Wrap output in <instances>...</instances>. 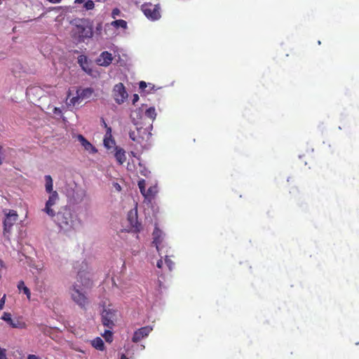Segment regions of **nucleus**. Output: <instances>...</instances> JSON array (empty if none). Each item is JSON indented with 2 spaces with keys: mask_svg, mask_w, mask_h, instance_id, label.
I'll list each match as a JSON object with an SVG mask.
<instances>
[{
  "mask_svg": "<svg viewBox=\"0 0 359 359\" xmlns=\"http://www.w3.org/2000/svg\"><path fill=\"white\" fill-rule=\"evenodd\" d=\"M54 222L65 231L70 230L73 227L74 219L72 210L67 206H64L57 212H55Z\"/></svg>",
  "mask_w": 359,
  "mask_h": 359,
  "instance_id": "2",
  "label": "nucleus"
},
{
  "mask_svg": "<svg viewBox=\"0 0 359 359\" xmlns=\"http://www.w3.org/2000/svg\"><path fill=\"white\" fill-rule=\"evenodd\" d=\"M1 318L13 328L24 329L26 327V323L25 322L19 320H13L10 313L4 312Z\"/></svg>",
  "mask_w": 359,
  "mask_h": 359,
  "instance_id": "12",
  "label": "nucleus"
},
{
  "mask_svg": "<svg viewBox=\"0 0 359 359\" xmlns=\"http://www.w3.org/2000/svg\"><path fill=\"white\" fill-rule=\"evenodd\" d=\"M163 262L162 261V259H159L158 262H157V267L159 268V269H161L163 267Z\"/></svg>",
  "mask_w": 359,
  "mask_h": 359,
  "instance_id": "40",
  "label": "nucleus"
},
{
  "mask_svg": "<svg viewBox=\"0 0 359 359\" xmlns=\"http://www.w3.org/2000/svg\"><path fill=\"white\" fill-rule=\"evenodd\" d=\"M140 114V110L138 109V110H135V111H133L131 115H130V116H131V118L133 119V121L134 122V123L135 125H137V123L135 122V116L137 118L139 117Z\"/></svg>",
  "mask_w": 359,
  "mask_h": 359,
  "instance_id": "28",
  "label": "nucleus"
},
{
  "mask_svg": "<svg viewBox=\"0 0 359 359\" xmlns=\"http://www.w3.org/2000/svg\"><path fill=\"white\" fill-rule=\"evenodd\" d=\"M45 180H52L51 177L50 175H46L45 177Z\"/></svg>",
  "mask_w": 359,
  "mask_h": 359,
  "instance_id": "45",
  "label": "nucleus"
},
{
  "mask_svg": "<svg viewBox=\"0 0 359 359\" xmlns=\"http://www.w3.org/2000/svg\"><path fill=\"white\" fill-rule=\"evenodd\" d=\"M145 115L152 120L155 119L156 116L155 109L154 107H149L146 110Z\"/></svg>",
  "mask_w": 359,
  "mask_h": 359,
  "instance_id": "24",
  "label": "nucleus"
},
{
  "mask_svg": "<svg viewBox=\"0 0 359 359\" xmlns=\"http://www.w3.org/2000/svg\"><path fill=\"white\" fill-rule=\"evenodd\" d=\"M53 112H54V114H58V115H60L62 114L61 109L60 108H57V107H55L53 109Z\"/></svg>",
  "mask_w": 359,
  "mask_h": 359,
  "instance_id": "37",
  "label": "nucleus"
},
{
  "mask_svg": "<svg viewBox=\"0 0 359 359\" xmlns=\"http://www.w3.org/2000/svg\"><path fill=\"white\" fill-rule=\"evenodd\" d=\"M151 136V133L148 132L147 128L142 127H136V131L132 130L129 133L130 138L137 143H142L143 140H148Z\"/></svg>",
  "mask_w": 359,
  "mask_h": 359,
  "instance_id": "10",
  "label": "nucleus"
},
{
  "mask_svg": "<svg viewBox=\"0 0 359 359\" xmlns=\"http://www.w3.org/2000/svg\"><path fill=\"white\" fill-rule=\"evenodd\" d=\"M153 243L155 244L157 251L161 254L163 248V242L164 239V233L157 226L155 227L153 232Z\"/></svg>",
  "mask_w": 359,
  "mask_h": 359,
  "instance_id": "14",
  "label": "nucleus"
},
{
  "mask_svg": "<svg viewBox=\"0 0 359 359\" xmlns=\"http://www.w3.org/2000/svg\"><path fill=\"white\" fill-rule=\"evenodd\" d=\"M139 100V96L137 94H134L133 97V104H135Z\"/></svg>",
  "mask_w": 359,
  "mask_h": 359,
  "instance_id": "34",
  "label": "nucleus"
},
{
  "mask_svg": "<svg viewBox=\"0 0 359 359\" xmlns=\"http://www.w3.org/2000/svg\"><path fill=\"white\" fill-rule=\"evenodd\" d=\"M77 139L81 143V144L83 147V148L88 151L89 153L93 154L97 151L95 147H93L90 142H89L83 135H77Z\"/></svg>",
  "mask_w": 359,
  "mask_h": 359,
  "instance_id": "17",
  "label": "nucleus"
},
{
  "mask_svg": "<svg viewBox=\"0 0 359 359\" xmlns=\"http://www.w3.org/2000/svg\"><path fill=\"white\" fill-rule=\"evenodd\" d=\"M142 11L146 17L151 20H156L161 18L160 7L151 4L142 6Z\"/></svg>",
  "mask_w": 359,
  "mask_h": 359,
  "instance_id": "11",
  "label": "nucleus"
},
{
  "mask_svg": "<svg viewBox=\"0 0 359 359\" xmlns=\"http://www.w3.org/2000/svg\"><path fill=\"white\" fill-rule=\"evenodd\" d=\"M83 7L87 10V11H89V10H92L95 7V4L93 1L91 0H86V1L84 2V5H83Z\"/></svg>",
  "mask_w": 359,
  "mask_h": 359,
  "instance_id": "26",
  "label": "nucleus"
},
{
  "mask_svg": "<svg viewBox=\"0 0 359 359\" xmlns=\"http://www.w3.org/2000/svg\"><path fill=\"white\" fill-rule=\"evenodd\" d=\"M111 128H107V133L105 135V137L104 138V147L108 149H115V141L111 137Z\"/></svg>",
  "mask_w": 359,
  "mask_h": 359,
  "instance_id": "16",
  "label": "nucleus"
},
{
  "mask_svg": "<svg viewBox=\"0 0 359 359\" xmlns=\"http://www.w3.org/2000/svg\"><path fill=\"white\" fill-rule=\"evenodd\" d=\"M62 9L67 11L69 9V8L68 7L63 8L62 6H57V7H54L53 8V10H55V11H59V10H62Z\"/></svg>",
  "mask_w": 359,
  "mask_h": 359,
  "instance_id": "39",
  "label": "nucleus"
},
{
  "mask_svg": "<svg viewBox=\"0 0 359 359\" xmlns=\"http://www.w3.org/2000/svg\"><path fill=\"white\" fill-rule=\"evenodd\" d=\"M6 294H4L2 298L0 299V310L4 309L5 302H6Z\"/></svg>",
  "mask_w": 359,
  "mask_h": 359,
  "instance_id": "32",
  "label": "nucleus"
},
{
  "mask_svg": "<svg viewBox=\"0 0 359 359\" xmlns=\"http://www.w3.org/2000/svg\"><path fill=\"white\" fill-rule=\"evenodd\" d=\"M74 26L72 36L77 38L79 41H83L85 39L93 36V27L90 23L85 19H74L70 22Z\"/></svg>",
  "mask_w": 359,
  "mask_h": 359,
  "instance_id": "1",
  "label": "nucleus"
},
{
  "mask_svg": "<svg viewBox=\"0 0 359 359\" xmlns=\"http://www.w3.org/2000/svg\"><path fill=\"white\" fill-rule=\"evenodd\" d=\"M45 189L47 194H48V198L46 202L44 208L42 211L48 215L51 218L55 217V206L60 200L59 195L57 190L53 189V181H46L45 184Z\"/></svg>",
  "mask_w": 359,
  "mask_h": 359,
  "instance_id": "3",
  "label": "nucleus"
},
{
  "mask_svg": "<svg viewBox=\"0 0 359 359\" xmlns=\"http://www.w3.org/2000/svg\"><path fill=\"white\" fill-rule=\"evenodd\" d=\"M4 147L2 146H0V165L3 163L4 157H3V153H4Z\"/></svg>",
  "mask_w": 359,
  "mask_h": 359,
  "instance_id": "33",
  "label": "nucleus"
},
{
  "mask_svg": "<svg viewBox=\"0 0 359 359\" xmlns=\"http://www.w3.org/2000/svg\"><path fill=\"white\" fill-rule=\"evenodd\" d=\"M112 60V55L107 51H104L97 59V63L100 66L107 67L111 63Z\"/></svg>",
  "mask_w": 359,
  "mask_h": 359,
  "instance_id": "15",
  "label": "nucleus"
},
{
  "mask_svg": "<svg viewBox=\"0 0 359 359\" xmlns=\"http://www.w3.org/2000/svg\"><path fill=\"white\" fill-rule=\"evenodd\" d=\"M63 192L70 199L79 200L83 195V190L79 187L75 181H65Z\"/></svg>",
  "mask_w": 359,
  "mask_h": 359,
  "instance_id": "6",
  "label": "nucleus"
},
{
  "mask_svg": "<svg viewBox=\"0 0 359 359\" xmlns=\"http://www.w3.org/2000/svg\"><path fill=\"white\" fill-rule=\"evenodd\" d=\"M110 330L111 329L105 330L104 333L102 335L106 341L107 342H111L113 340V333Z\"/></svg>",
  "mask_w": 359,
  "mask_h": 359,
  "instance_id": "25",
  "label": "nucleus"
},
{
  "mask_svg": "<svg viewBox=\"0 0 359 359\" xmlns=\"http://www.w3.org/2000/svg\"><path fill=\"white\" fill-rule=\"evenodd\" d=\"M6 214V218L4 220V236L8 240L10 241V236L11 233V229L13 224L16 222L18 218V215L17 212L13 210H8V212L6 210H4Z\"/></svg>",
  "mask_w": 359,
  "mask_h": 359,
  "instance_id": "7",
  "label": "nucleus"
},
{
  "mask_svg": "<svg viewBox=\"0 0 359 359\" xmlns=\"http://www.w3.org/2000/svg\"><path fill=\"white\" fill-rule=\"evenodd\" d=\"M18 288L20 291H22L25 294H26L27 299L29 300L31 298V292L29 289L25 286L23 280H20L18 283Z\"/></svg>",
  "mask_w": 359,
  "mask_h": 359,
  "instance_id": "19",
  "label": "nucleus"
},
{
  "mask_svg": "<svg viewBox=\"0 0 359 359\" xmlns=\"http://www.w3.org/2000/svg\"><path fill=\"white\" fill-rule=\"evenodd\" d=\"M147 87V83L144 81H140V88L144 90Z\"/></svg>",
  "mask_w": 359,
  "mask_h": 359,
  "instance_id": "38",
  "label": "nucleus"
},
{
  "mask_svg": "<svg viewBox=\"0 0 359 359\" xmlns=\"http://www.w3.org/2000/svg\"><path fill=\"white\" fill-rule=\"evenodd\" d=\"M77 93H79V92H77ZM81 98L79 94H78L77 96L76 97H73L72 98L69 99V104H72V105H75L78 101L79 100V99Z\"/></svg>",
  "mask_w": 359,
  "mask_h": 359,
  "instance_id": "29",
  "label": "nucleus"
},
{
  "mask_svg": "<svg viewBox=\"0 0 359 359\" xmlns=\"http://www.w3.org/2000/svg\"><path fill=\"white\" fill-rule=\"evenodd\" d=\"M111 25L114 27H122L123 29L127 28V22L123 20H116L113 21Z\"/></svg>",
  "mask_w": 359,
  "mask_h": 359,
  "instance_id": "22",
  "label": "nucleus"
},
{
  "mask_svg": "<svg viewBox=\"0 0 359 359\" xmlns=\"http://www.w3.org/2000/svg\"><path fill=\"white\" fill-rule=\"evenodd\" d=\"M147 181H138V187L144 198L151 202L158 193L157 184L148 185Z\"/></svg>",
  "mask_w": 359,
  "mask_h": 359,
  "instance_id": "8",
  "label": "nucleus"
},
{
  "mask_svg": "<svg viewBox=\"0 0 359 359\" xmlns=\"http://www.w3.org/2000/svg\"><path fill=\"white\" fill-rule=\"evenodd\" d=\"M165 263L166 266H168L169 271H171L172 268L174 267V262L169 258L168 255H165Z\"/></svg>",
  "mask_w": 359,
  "mask_h": 359,
  "instance_id": "27",
  "label": "nucleus"
},
{
  "mask_svg": "<svg viewBox=\"0 0 359 359\" xmlns=\"http://www.w3.org/2000/svg\"><path fill=\"white\" fill-rule=\"evenodd\" d=\"M114 187L116 189L117 191H120L121 190V187L117 182L114 183Z\"/></svg>",
  "mask_w": 359,
  "mask_h": 359,
  "instance_id": "36",
  "label": "nucleus"
},
{
  "mask_svg": "<svg viewBox=\"0 0 359 359\" xmlns=\"http://www.w3.org/2000/svg\"><path fill=\"white\" fill-rule=\"evenodd\" d=\"M86 1V0H75L74 3L75 4H82V3H84Z\"/></svg>",
  "mask_w": 359,
  "mask_h": 359,
  "instance_id": "43",
  "label": "nucleus"
},
{
  "mask_svg": "<svg viewBox=\"0 0 359 359\" xmlns=\"http://www.w3.org/2000/svg\"><path fill=\"white\" fill-rule=\"evenodd\" d=\"M152 331V327L150 326L142 327L136 330L132 337V341L134 343L140 341L142 339L147 337Z\"/></svg>",
  "mask_w": 359,
  "mask_h": 359,
  "instance_id": "13",
  "label": "nucleus"
},
{
  "mask_svg": "<svg viewBox=\"0 0 359 359\" xmlns=\"http://www.w3.org/2000/svg\"><path fill=\"white\" fill-rule=\"evenodd\" d=\"M140 173L142 174V176L144 177H148L149 175L148 174L150 172L147 168H143L142 169V166L140 165Z\"/></svg>",
  "mask_w": 359,
  "mask_h": 359,
  "instance_id": "30",
  "label": "nucleus"
},
{
  "mask_svg": "<svg viewBox=\"0 0 359 359\" xmlns=\"http://www.w3.org/2000/svg\"><path fill=\"white\" fill-rule=\"evenodd\" d=\"M120 13H121V11L118 8H114L111 12V17L113 18H116V16L120 15Z\"/></svg>",
  "mask_w": 359,
  "mask_h": 359,
  "instance_id": "31",
  "label": "nucleus"
},
{
  "mask_svg": "<svg viewBox=\"0 0 359 359\" xmlns=\"http://www.w3.org/2000/svg\"><path fill=\"white\" fill-rule=\"evenodd\" d=\"M78 62L85 72H89L90 69L87 67L88 66L87 57L85 55H80L78 57Z\"/></svg>",
  "mask_w": 359,
  "mask_h": 359,
  "instance_id": "21",
  "label": "nucleus"
},
{
  "mask_svg": "<svg viewBox=\"0 0 359 359\" xmlns=\"http://www.w3.org/2000/svg\"><path fill=\"white\" fill-rule=\"evenodd\" d=\"M103 309L101 313V321L102 325L108 329H113L116 320L117 310L111 308V305L107 306L103 305Z\"/></svg>",
  "mask_w": 359,
  "mask_h": 359,
  "instance_id": "5",
  "label": "nucleus"
},
{
  "mask_svg": "<svg viewBox=\"0 0 359 359\" xmlns=\"http://www.w3.org/2000/svg\"><path fill=\"white\" fill-rule=\"evenodd\" d=\"M92 346L99 351H103L104 349V341L100 337H97L93 339L92 341Z\"/></svg>",
  "mask_w": 359,
  "mask_h": 359,
  "instance_id": "20",
  "label": "nucleus"
},
{
  "mask_svg": "<svg viewBox=\"0 0 359 359\" xmlns=\"http://www.w3.org/2000/svg\"><path fill=\"white\" fill-rule=\"evenodd\" d=\"M27 359H40L37 355L34 354H29L27 356Z\"/></svg>",
  "mask_w": 359,
  "mask_h": 359,
  "instance_id": "41",
  "label": "nucleus"
},
{
  "mask_svg": "<svg viewBox=\"0 0 359 359\" xmlns=\"http://www.w3.org/2000/svg\"><path fill=\"white\" fill-rule=\"evenodd\" d=\"M112 97L118 104H123L128 98V93L122 83H118L114 86L112 90Z\"/></svg>",
  "mask_w": 359,
  "mask_h": 359,
  "instance_id": "9",
  "label": "nucleus"
},
{
  "mask_svg": "<svg viewBox=\"0 0 359 359\" xmlns=\"http://www.w3.org/2000/svg\"><path fill=\"white\" fill-rule=\"evenodd\" d=\"M114 151V156L116 161L118 162L119 164H123L126 159L125 151L119 147H115Z\"/></svg>",
  "mask_w": 359,
  "mask_h": 359,
  "instance_id": "18",
  "label": "nucleus"
},
{
  "mask_svg": "<svg viewBox=\"0 0 359 359\" xmlns=\"http://www.w3.org/2000/svg\"><path fill=\"white\" fill-rule=\"evenodd\" d=\"M93 90L92 88H87L86 89H83L81 90V93L79 94L81 98H88L91 96L93 94Z\"/></svg>",
  "mask_w": 359,
  "mask_h": 359,
  "instance_id": "23",
  "label": "nucleus"
},
{
  "mask_svg": "<svg viewBox=\"0 0 359 359\" xmlns=\"http://www.w3.org/2000/svg\"><path fill=\"white\" fill-rule=\"evenodd\" d=\"M69 294L72 301L81 309H86L89 304V299L86 294L80 290V286L73 285L69 289Z\"/></svg>",
  "mask_w": 359,
  "mask_h": 359,
  "instance_id": "4",
  "label": "nucleus"
},
{
  "mask_svg": "<svg viewBox=\"0 0 359 359\" xmlns=\"http://www.w3.org/2000/svg\"><path fill=\"white\" fill-rule=\"evenodd\" d=\"M121 359H129L124 354H122Z\"/></svg>",
  "mask_w": 359,
  "mask_h": 359,
  "instance_id": "44",
  "label": "nucleus"
},
{
  "mask_svg": "<svg viewBox=\"0 0 359 359\" xmlns=\"http://www.w3.org/2000/svg\"><path fill=\"white\" fill-rule=\"evenodd\" d=\"M0 359H7L4 350L0 349Z\"/></svg>",
  "mask_w": 359,
  "mask_h": 359,
  "instance_id": "35",
  "label": "nucleus"
},
{
  "mask_svg": "<svg viewBox=\"0 0 359 359\" xmlns=\"http://www.w3.org/2000/svg\"><path fill=\"white\" fill-rule=\"evenodd\" d=\"M50 3L52 4H59L62 0H48Z\"/></svg>",
  "mask_w": 359,
  "mask_h": 359,
  "instance_id": "42",
  "label": "nucleus"
}]
</instances>
